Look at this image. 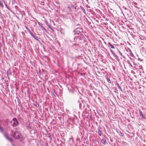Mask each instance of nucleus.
<instances>
[{"label":"nucleus","instance_id":"nucleus-1","mask_svg":"<svg viewBox=\"0 0 146 146\" xmlns=\"http://www.w3.org/2000/svg\"><path fill=\"white\" fill-rule=\"evenodd\" d=\"M84 35H82L81 36H75L74 38V40L75 42H78L80 43H82L84 41Z\"/></svg>","mask_w":146,"mask_h":146},{"label":"nucleus","instance_id":"nucleus-2","mask_svg":"<svg viewBox=\"0 0 146 146\" xmlns=\"http://www.w3.org/2000/svg\"><path fill=\"white\" fill-rule=\"evenodd\" d=\"M11 133L13 135V137H15L17 139H19L20 137V133L19 132L17 131H11Z\"/></svg>","mask_w":146,"mask_h":146},{"label":"nucleus","instance_id":"nucleus-3","mask_svg":"<svg viewBox=\"0 0 146 146\" xmlns=\"http://www.w3.org/2000/svg\"><path fill=\"white\" fill-rule=\"evenodd\" d=\"M12 121H13V123L12 125V126L13 127H15L19 125V123L17 121V118L16 117L13 118Z\"/></svg>","mask_w":146,"mask_h":146},{"label":"nucleus","instance_id":"nucleus-4","mask_svg":"<svg viewBox=\"0 0 146 146\" xmlns=\"http://www.w3.org/2000/svg\"><path fill=\"white\" fill-rule=\"evenodd\" d=\"M3 134L6 139L9 140L11 142H13L12 138H9L8 135L7 133H4Z\"/></svg>","mask_w":146,"mask_h":146},{"label":"nucleus","instance_id":"nucleus-5","mask_svg":"<svg viewBox=\"0 0 146 146\" xmlns=\"http://www.w3.org/2000/svg\"><path fill=\"white\" fill-rule=\"evenodd\" d=\"M26 29L27 30H28L29 33L35 39L37 40V41H39L38 39V37L37 36H35L33 33L31 32V31L28 28L26 27Z\"/></svg>","mask_w":146,"mask_h":146},{"label":"nucleus","instance_id":"nucleus-6","mask_svg":"<svg viewBox=\"0 0 146 146\" xmlns=\"http://www.w3.org/2000/svg\"><path fill=\"white\" fill-rule=\"evenodd\" d=\"M74 35H78L79 36H81L82 35H83L81 32L80 31L75 30L74 32Z\"/></svg>","mask_w":146,"mask_h":146},{"label":"nucleus","instance_id":"nucleus-7","mask_svg":"<svg viewBox=\"0 0 146 146\" xmlns=\"http://www.w3.org/2000/svg\"><path fill=\"white\" fill-rule=\"evenodd\" d=\"M140 116L143 119H146V117L143 114L140 110H139Z\"/></svg>","mask_w":146,"mask_h":146},{"label":"nucleus","instance_id":"nucleus-8","mask_svg":"<svg viewBox=\"0 0 146 146\" xmlns=\"http://www.w3.org/2000/svg\"><path fill=\"white\" fill-rule=\"evenodd\" d=\"M45 22L46 25L48 27V28L51 30L53 31V30L51 26L49 24L48 21H45Z\"/></svg>","mask_w":146,"mask_h":146},{"label":"nucleus","instance_id":"nucleus-9","mask_svg":"<svg viewBox=\"0 0 146 146\" xmlns=\"http://www.w3.org/2000/svg\"><path fill=\"white\" fill-rule=\"evenodd\" d=\"M74 7L73 5L71 6L70 7L68 6L67 7V9L69 10L70 11H72V9H73Z\"/></svg>","mask_w":146,"mask_h":146},{"label":"nucleus","instance_id":"nucleus-10","mask_svg":"<svg viewBox=\"0 0 146 146\" xmlns=\"http://www.w3.org/2000/svg\"><path fill=\"white\" fill-rule=\"evenodd\" d=\"M101 141L102 143L104 145H106V141L105 139H104V138H103L102 140Z\"/></svg>","mask_w":146,"mask_h":146},{"label":"nucleus","instance_id":"nucleus-11","mask_svg":"<svg viewBox=\"0 0 146 146\" xmlns=\"http://www.w3.org/2000/svg\"><path fill=\"white\" fill-rule=\"evenodd\" d=\"M43 24H41V25H39L40 27L44 31H46V29H45V28L43 26Z\"/></svg>","mask_w":146,"mask_h":146},{"label":"nucleus","instance_id":"nucleus-12","mask_svg":"<svg viewBox=\"0 0 146 146\" xmlns=\"http://www.w3.org/2000/svg\"><path fill=\"white\" fill-rule=\"evenodd\" d=\"M3 2H4L5 5V7L7 8V9L9 10L10 9H9V7H8V5H7V2L5 1L4 0H3Z\"/></svg>","mask_w":146,"mask_h":146},{"label":"nucleus","instance_id":"nucleus-13","mask_svg":"<svg viewBox=\"0 0 146 146\" xmlns=\"http://www.w3.org/2000/svg\"><path fill=\"white\" fill-rule=\"evenodd\" d=\"M116 85L117 86V87H118V88L121 91H122V90L121 87L119 86V84H118V83L117 82L116 83Z\"/></svg>","mask_w":146,"mask_h":146},{"label":"nucleus","instance_id":"nucleus-14","mask_svg":"<svg viewBox=\"0 0 146 146\" xmlns=\"http://www.w3.org/2000/svg\"><path fill=\"white\" fill-rule=\"evenodd\" d=\"M33 105L34 106L36 107L37 108H38L39 106V104L37 102H35L33 104Z\"/></svg>","mask_w":146,"mask_h":146},{"label":"nucleus","instance_id":"nucleus-15","mask_svg":"<svg viewBox=\"0 0 146 146\" xmlns=\"http://www.w3.org/2000/svg\"><path fill=\"white\" fill-rule=\"evenodd\" d=\"M98 134L100 136H101V135L102 134V131H101V130L100 129H98Z\"/></svg>","mask_w":146,"mask_h":146},{"label":"nucleus","instance_id":"nucleus-16","mask_svg":"<svg viewBox=\"0 0 146 146\" xmlns=\"http://www.w3.org/2000/svg\"><path fill=\"white\" fill-rule=\"evenodd\" d=\"M70 92L72 94H74L76 92V91L75 90L73 89L70 90Z\"/></svg>","mask_w":146,"mask_h":146},{"label":"nucleus","instance_id":"nucleus-17","mask_svg":"<svg viewBox=\"0 0 146 146\" xmlns=\"http://www.w3.org/2000/svg\"><path fill=\"white\" fill-rule=\"evenodd\" d=\"M127 63L129 65L131 66V67H133L132 66V65L131 64V63H130V61L127 60Z\"/></svg>","mask_w":146,"mask_h":146},{"label":"nucleus","instance_id":"nucleus-18","mask_svg":"<svg viewBox=\"0 0 146 146\" xmlns=\"http://www.w3.org/2000/svg\"><path fill=\"white\" fill-rule=\"evenodd\" d=\"M9 121V119H7L6 120H4V122H5V124H8V122Z\"/></svg>","mask_w":146,"mask_h":146},{"label":"nucleus","instance_id":"nucleus-19","mask_svg":"<svg viewBox=\"0 0 146 146\" xmlns=\"http://www.w3.org/2000/svg\"><path fill=\"white\" fill-rule=\"evenodd\" d=\"M9 71H10V70L9 69L8 70H7V75H10L11 73V72Z\"/></svg>","mask_w":146,"mask_h":146},{"label":"nucleus","instance_id":"nucleus-20","mask_svg":"<svg viewBox=\"0 0 146 146\" xmlns=\"http://www.w3.org/2000/svg\"><path fill=\"white\" fill-rule=\"evenodd\" d=\"M129 51L130 53V54L131 56H134V55L133 53H132L131 50L130 49L129 50Z\"/></svg>","mask_w":146,"mask_h":146},{"label":"nucleus","instance_id":"nucleus-21","mask_svg":"<svg viewBox=\"0 0 146 146\" xmlns=\"http://www.w3.org/2000/svg\"><path fill=\"white\" fill-rule=\"evenodd\" d=\"M114 54L113 55V56L114 57H115V58L117 59V60H119V58H118V56L117 55H116L115 54Z\"/></svg>","mask_w":146,"mask_h":146},{"label":"nucleus","instance_id":"nucleus-22","mask_svg":"<svg viewBox=\"0 0 146 146\" xmlns=\"http://www.w3.org/2000/svg\"><path fill=\"white\" fill-rule=\"evenodd\" d=\"M47 137H48L49 138H51V135H50V133H47Z\"/></svg>","mask_w":146,"mask_h":146},{"label":"nucleus","instance_id":"nucleus-23","mask_svg":"<svg viewBox=\"0 0 146 146\" xmlns=\"http://www.w3.org/2000/svg\"><path fill=\"white\" fill-rule=\"evenodd\" d=\"M110 46L112 48H115L114 46L113 45H112L111 44L110 45Z\"/></svg>","mask_w":146,"mask_h":146},{"label":"nucleus","instance_id":"nucleus-24","mask_svg":"<svg viewBox=\"0 0 146 146\" xmlns=\"http://www.w3.org/2000/svg\"><path fill=\"white\" fill-rule=\"evenodd\" d=\"M117 51L119 52V53L120 54L121 56H122V53L120 52V51L117 49Z\"/></svg>","mask_w":146,"mask_h":146},{"label":"nucleus","instance_id":"nucleus-25","mask_svg":"<svg viewBox=\"0 0 146 146\" xmlns=\"http://www.w3.org/2000/svg\"><path fill=\"white\" fill-rule=\"evenodd\" d=\"M107 81H108V82L109 83H111V81L110 80V79L109 78H107Z\"/></svg>","mask_w":146,"mask_h":146},{"label":"nucleus","instance_id":"nucleus-26","mask_svg":"<svg viewBox=\"0 0 146 146\" xmlns=\"http://www.w3.org/2000/svg\"><path fill=\"white\" fill-rule=\"evenodd\" d=\"M111 52V53H112V54L113 55H114V54H115L113 52V51L111 50V49H110V50Z\"/></svg>","mask_w":146,"mask_h":146},{"label":"nucleus","instance_id":"nucleus-27","mask_svg":"<svg viewBox=\"0 0 146 146\" xmlns=\"http://www.w3.org/2000/svg\"><path fill=\"white\" fill-rule=\"evenodd\" d=\"M82 10L84 12H85V10L83 7L82 8Z\"/></svg>","mask_w":146,"mask_h":146},{"label":"nucleus","instance_id":"nucleus-28","mask_svg":"<svg viewBox=\"0 0 146 146\" xmlns=\"http://www.w3.org/2000/svg\"><path fill=\"white\" fill-rule=\"evenodd\" d=\"M82 107V104L81 103H79V107L80 108H81Z\"/></svg>","mask_w":146,"mask_h":146},{"label":"nucleus","instance_id":"nucleus-29","mask_svg":"<svg viewBox=\"0 0 146 146\" xmlns=\"http://www.w3.org/2000/svg\"><path fill=\"white\" fill-rule=\"evenodd\" d=\"M111 44L110 43V42H108V45L109 46H110V45Z\"/></svg>","mask_w":146,"mask_h":146},{"label":"nucleus","instance_id":"nucleus-30","mask_svg":"<svg viewBox=\"0 0 146 146\" xmlns=\"http://www.w3.org/2000/svg\"><path fill=\"white\" fill-rule=\"evenodd\" d=\"M70 140L71 141V140L73 141V137H72L70 138Z\"/></svg>","mask_w":146,"mask_h":146},{"label":"nucleus","instance_id":"nucleus-31","mask_svg":"<svg viewBox=\"0 0 146 146\" xmlns=\"http://www.w3.org/2000/svg\"><path fill=\"white\" fill-rule=\"evenodd\" d=\"M15 8L17 9L18 8V6H15Z\"/></svg>","mask_w":146,"mask_h":146},{"label":"nucleus","instance_id":"nucleus-32","mask_svg":"<svg viewBox=\"0 0 146 146\" xmlns=\"http://www.w3.org/2000/svg\"><path fill=\"white\" fill-rule=\"evenodd\" d=\"M38 24L39 26L41 25V24H40V23L39 22H38Z\"/></svg>","mask_w":146,"mask_h":146},{"label":"nucleus","instance_id":"nucleus-33","mask_svg":"<svg viewBox=\"0 0 146 146\" xmlns=\"http://www.w3.org/2000/svg\"><path fill=\"white\" fill-rule=\"evenodd\" d=\"M106 79L107 80V78H108V76H106Z\"/></svg>","mask_w":146,"mask_h":146},{"label":"nucleus","instance_id":"nucleus-34","mask_svg":"<svg viewBox=\"0 0 146 146\" xmlns=\"http://www.w3.org/2000/svg\"><path fill=\"white\" fill-rule=\"evenodd\" d=\"M75 35V36H79V35Z\"/></svg>","mask_w":146,"mask_h":146},{"label":"nucleus","instance_id":"nucleus-35","mask_svg":"<svg viewBox=\"0 0 146 146\" xmlns=\"http://www.w3.org/2000/svg\"><path fill=\"white\" fill-rule=\"evenodd\" d=\"M12 121H10V123H12Z\"/></svg>","mask_w":146,"mask_h":146},{"label":"nucleus","instance_id":"nucleus-36","mask_svg":"<svg viewBox=\"0 0 146 146\" xmlns=\"http://www.w3.org/2000/svg\"><path fill=\"white\" fill-rule=\"evenodd\" d=\"M13 146H15L14 144H12Z\"/></svg>","mask_w":146,"mask_h":146},{"label":"nucleus","instance_id":"nucleus-37","mask_svg":"<svg viewBox=\"0 0 146 146\" xmlns=\"http://www.w3.org/2000/svg\"><path fill=\"white\" fill-rule=\"evenodd\" d=\"M138 60H140V58H138Z\"/></svg>","mask_w":146,"mask_h":146},{"label":"nucleus","instance_id":"nucleus-38","mask_svg":"<svg viewBox=\"0 0 146 146\" xmlns=\"http://www.w3.org/2000/svg\"><path fill=\"white\" fill-rule=\"evenodd\" d=\"M77 45V44H74V45Z\"/></svg>","mask_w":146,"mask_h":146},{"label":"nucleus","instance_id":"nucleus-39","mask_svg":"<svg viewBox=\"0 0 146 146\" xmlns=\"http://www.w3.org/2000/svg\"><path fill=\"white\" fill-rule=\"evenodd\" d=\"M13 1H15V0H13Z\"/></svg>","mask_w":146,"mask_h":146},{"label":"nucleus","instance_id":"nucleus-40","mask_svg":"<svg viewBox=\"0 0 146 146\" xmlns=\"http://www.w3.org/2000/svg\"><path fill=\"white\" fill-rule=\"evenodd\" d=\"M77 25V26H78V25Z\"/></svg>","mask_w":146,"mask_h":146},{"label":"nucleus","instance_id":"nucleus-41","mask_svg":"<svg viewBox=\"0 0 146 146\" xmlns=\"http://www.w3.org/2000/svg\"><path fill=\"white\" fill-rule=\"evenodd\" d=\"M85 139H86V138H85L84 139V140H85Z\"/></svg>","mask_w":146,"mask_h":146},{"label":"nucleus","instance_id":"nucleus-42","mask_svg":"<svg viewBox=\"0 0 146 146\" xmlns=\"http://www.w3.org/2000/svg\"><path fill=\"white\" fill-rule=\"evenodd\" d=\"M85 139H86V138H85L84 139V140H85Z\"/></svg>","mask_w":146,"mask_h":146},{"label":"nucleus","instance_id":"nucleus-43","mask_svg":"<svg viewBox=\"0 0 146 146\" xmlns=\"http://www.w3.org/2000/svg\"><path fill=\"white\" fill-rule=\"evenodd\" d=\"M1 121V120H0V122Z\"/></svg>","mask_w":146,"mask_h":146},{"label":"nucleus","instance_id":"nucleus-44","mask_svg":"<svg viewBox=\"0 0 146 146\" xmlns=\"http://www.w3.org/2000/svg\"><path fill=\"white\" fill-rule=\"evenodd\" d=\"M86 146H87L86 145Z\"/></svg>","mask_w":146,"mask_h":146}]
</instances>
